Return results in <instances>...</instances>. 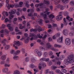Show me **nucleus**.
Wrapping results in <instances>:
<instances>
[{
  "label": "nucleus",
  "mask_w": 74,
  "mask_h": 74,
  "mask_svg": "<svg viewBox=\"0 0 74 74\" xmlns=\"http://www.w3.org/2000/svg\"><path fill=\"white\" fill-rule=\"evenodd\" d=\"M40 15L43 16L44 19L45 20L46 19H47V15L46 14H44V13L42 12L40 13Z\"/></svg>",
  "instance_id": "dca6fc26"
},
{
  "label": "nucleus",
  "mask_w": 74,
  "mask_h": 74,
  "mask_svg": "<svg viewBox=\"0 0 74 74\" xmlns=\"http://www.w3.org/2000/svg\"><path fill=\"white\" fill-rule=\"evenodd\" d=\"M41 65L39 66H38V69H39L40 70V74H42V69H42V67H41Z\"/></svg>",
  "instance_id": "bb28decb"
},
{
  "label": "nucleus",
  "mask_w": 74,
  "mask_h": 74,
  "mask_svg": "<svg viewBox=\"0 0 74 74\" xmlns=\"http://www.w3.org/2000/svg\"><path fill=\"white\" fill-rule=\"evenodd\" d=\"M8 70V69L7 68H4L3 70L2 71L3 73H6L7 72Z\"/></svg>",
  "instance_id": "b1692460"
},
{
  "label": "nucleus",
  "mask_w": 74,
  "mask_h": 74,
  "mask_svg": "<svg viewBox=\"0 0 74 74\" xmlns=\"http://www.w3.org/2000/svg\"><path fill=\"white\" fill-rule=\"evenodd\" d=\"M38 30L37 29H36V28H35L34 29H30V32H34V33L37 32V31Z\"/></svg>",
  "instance_id": "5701e85b"
},
{
  "label": "nucleus",
  "mask_w": 74,
  "mask_h": 74,
  "mask_svg": "<svg viewBox=\"0 0 74 74\" xmlns=\"http://www.w3.org/2000/svg\"><path fill=\"white\" fill-rule=\"evenodd\" d=\"M25 6L27 8H29V2L26 1L25 2Z\"/></svg>",
  "instance_id": "c85d7f7f"
},
{
  "label": "nucleus",
  "mask_w": 74,
  "mask_h": 74,
  "mask_svg": "<svg viewBox=\"0 0 74 74\" xmlns=\"http://www.w3.org/2000/svg\"><path fill=\"white\" fill-rule=\"evenodd\" d=\"M64 56L63 55H62L60 57V59H61V60H62V59H63L64 58Z\"/></svg>",
  "instance_id": "5fc2aeb1"
},
{
  "label": "nucleus",
  "mask_w": 74,
  "mask_h": 74,
  "mask_svg": "<svg viewBox=\"0 0 74 74\" xmlns=\"http://www.w3.org/2000/svg\"><path fill=\"white\" fill-rule=\"evenodd\" d=\"M49 17L51 19H52L53 18H55V16L52 14H51L49 15Z\"/></svg>",
  "instance_id": "72a5a7b5"
},
{
  "label": "nucleus",
  "mask_w": 74,
  "mask_h": 74,
  "mask_svg": "<svg viewBox=\"0 0 74 74\" xmlns=\"http://www.w3.org/2000/svg\"><path fill=\"white\" fill-rule=\"evenodd\" d=\"M70 4L74 5V1H71L70 2Z\"/></svg>",
  "instance_id": "bf43d9fd"
},
{
  "label": "nucleus",
  "mask_w": 74,
  "mask_h": 74,
  "mask_svg": "<svg viewBox=\"0 0 74 74\" xmlns=\"http://www.w3.org/2000/svg\"><path fill=\"white\" fill-rule=\"evenodd\" d=\"M40 50H45V48L43 46H40Z\"/></svg>",
  "instance_id": "f704fd0d"
},
{
  "label": "nucleus",
  "mask_w": 74,
  "mask_h": 74,
  "mask_svg": "<svg viewBox=\"0 0 74 74\" xmlns=\"http://www.w3.org/2000/svg\"><path fill=\"white\" fill-rule=\"evenodd\" d=\"M7 27H8V29L10 30L11 32H12L14 30V28L12 27H11V24H8L7 25Z\"/></svg>",
  "instance_id": "1a4fd4ad"
},
{
  "label": "nucleus",
  "mask_w": 74,
  "mask_h": 74,
  "mask_svg": "<svg viewBox=\"0 0 74 74\" xmlns=\"http://www.w3.org/2000/svg\"><path fill=\"white\" fill-rule=\"evenodd\" d=\"M74 8L71 7L70 8H69V11H71V12L72 11H73V10H74Z\"/></svg>",
  "instance_id": "4d7b16f0"
},
{
  "label": "nucleus",
  "mask_w": 74,
  "mask_h": 74,
  "mask_svg": "<svg viewBox=\"0 0 74 74\" xmlns=\"http://www.w3.org/2000/svg\"><path fill=\"white\" fill-rule=\"evenodd\" d=\"M69 30L67 29H64L63 30V33L64 36H67L69 35Z\"/></svg>",
  "instance_id": "7ed1b4c3"
},
{
  "label": "nucleus",
  "mask_w": 74,
  "mask_h": 74,
  "mask_svg": "<svg viewBox=\"0 0 74 74\" xmlns=\"http://www.w3.org/2000/svg\"><path fill=\"white\" fill-rule=\"evenodd\" d=\"M65 7H66L65 6H64L60 4L58 5L57 6V8H60V10H63Z\"/></svg>",
  "instance_id": "0eeeda50"
},
{
  "label": "nucleus",
  "mask_w": 74,
  "mask_h": 74,
  "mask_svg": "<svg viewBox=\"0 0 74 74\" xmlns=\"http://www.w3.org/2000/svg\"><path fill=\"white\" fill-rule=\"evenodd\" d=\"M49 11V9L48 8H46V11L45 12V13L47 15H49V14L51 13L50 12H48Z\"/></svg>",
  "instance_id": "4be33fe9"
},
{
  "label": "nucleus",
  "mask_w": 74,
  "mask_h": 74,
  "mask_svg": "<svg viewBox=\"0 0 74 74\" xmlns=\"http://www.w3.org/2000/svg\"><path fill=\"white\" fill-rule=\"evenodd\" d=\"M24 42L26 44H27V42H29V38L24 37Z\"/></svg>",
  "instance_id": "a211bd4d"
},
{
  "label": "nucleus",
  "mask_w": 74,
  "mask_h": 74,
  "mask_svg": "<svg viewBox=\"0 0 74 74\" xmlns=\"http://www.w3.org/2000/svg\"><path fill=\"white\" fill-rule=\"evenodd\" d=\"M6 7H8V8L9 9H10V5L8 4V3H6Z\"/></svg>",
  "instance_id": "69168bd1"
},
{
  "label": "nucleus",
  "mask_w": 74,
  "mask_h": 74,
  "mask_svg": "<svg viewBox=\"0 0 74 74\" xmlns=\"http://www.w3.org/2000/svg\"><path fill=\"white\" fill-rule=\"evenodd\" d=\"M37 38H42V36H40V34H38L37 35Z\"/></svg>",
  "instance_id": "e433bc0d"
},
{
  "label": "nucleus",
  "mask_w": 74,
  "mask_h": 74,
  "mask_svg": "<svg viewBox=\"0 0 74 74\" xmlns=\"http://www.w3.org/2000/svg\"><path fill=\"white\" fill-rule=\"evenodd\" d=\"M4 66L5 67H9L10 66V64H4Z\"/></svg>",
  "instance_id": "680f3d73"
},
{
  "label": "nucleus",
  "mask_w": 74,
  "mask_h": 74,
  "mask_svg": "<svg viewBox=\"0 0 74 74\" xmlns=\"http://www.w3.org/2000/svg\"><path fill=\"white\" fill-rule=\"evenodd\" d=\"M46 47L47 48V49H50V48H51L52 46L51 45V43H50L48 42L46 44Z\"/></svg>",
  "instance_id": "4468645a"
},
{
  "label": "nucleus",
  "mask_w": 74,
  "mask_h": 74,
  "mask_svg": "<svg viewBox=\"0 0 74 74\" xmlns=\"http://www.w3.org/2000/svg\"><path fill=\"white\" fill-rule=\"evenodd\" d=\"M38 22L39 24H40V25H42V20L40 19L39 20Z\"/></svg>",
  "instance_id": "de8ad7c7"
},
{
  "label": "nucleus",
  "mask_w": 74,
  "mask_h": 74,
  "mask_svg": "<svg viewBox=\"0 0 74 74\" xmlns=\"http://www.w3.org/2000/svg\"><path fill=\"white\" fill-rule=\"evenodd\" d=\"M10 45H6L5 46V50H7L8 48H10Z\"/></svg>",
  "instance_id": "79ce46f5"
},
{
  "label": "nucleus",
  "mask_w": 74,
  "mask_h": 74,
  "mask_svg": "<svg viewBox=\"0 0 74 74\" xmlns=\"http://www.w3.org/2000/svg\"><path fill=\"white\" fill-rule=\"evenodd\" d=\"M49 73V69H47L45 71V73L46 74H47Z\"/></svg>",
  "instance_id": "a18cd8bd"
},
{
  "label": "nucleus",
  "mask_w": 74,
  "mask_h": 74,
  "mask_svg": "<svg viewBox=\"0 0 74 74\" xmlns=\"http://www.w3.org/2000/svg\"><path fill=\"white\" fill-rule=\"evenodd\" d=\"M60 2V0H56L54 3L55 5H57L58 4V3H59Z\"/></svg>",
  "instance_id": "2f4dec72"
},
{
  "label": "nucleus",
  "mask_w": 74,
  "mask_h": 74,
  "mask_svg": "<svg viewBox=\"0 0 74 74\" xmlns=\"http://www.w3.org/2000/svg\"><path fill=\"white\" fill-rule=\"evenodd\" d=\"M5 42H6V39H3L2 40L1 42V44L5 43Z\"/></svg>",
  "instance_id": "c9c22d12"
},
{
  "label": "nucleus",
  "mask_w": 74,
  "mask_h": 74,
  "mask_svg": "<svg viewBox=\"0 0 74 74\" xmlns=\"http://www.w3.org/2000/svg\"><path fill=\"white\" fill-rule=\"evenodd\" d=\"M63 18V16L61 14H60L57 16L56 17V19L57 21H59L60 20H62Z\"/></svg>",
  "instance_id": "9d476101"
},
{
  "label": "nucleus",
  "mask_w": 74,
  "mask_h": 74,
  "mask_svg": "<svg viewBox=\"0 0 74 74\" xmlns=\"http://www.w3.org/2000/svg\"><path fill=\"white\" fill-rule=\"evenodd\" d=\"M24 36L25 37H25V38H29V37H28V34H27V33H25L24 34Z\"/></svg>",
  "instance_id": "0e129e2a"
},
{
  "label": "nucleus",
  "mask_w": 74,
  "mask_h": 74,
  "mask_svg": "<svg viewBox=\"0 0 74 74\" xmlns=\"http://www.w3.org/2000/svg\"><path fill=\"white\" fill-rule=\"evenodd\" d=\"M61 71L64 73H67V71L65 69H62Z\"/></svg>",
  "instance_id": "3c124183"
},
{
  "label": "nucleus",
  "mask_w": 74,
  "mask_h": 74,
  "mask_svg": "<svg viewBox=\"0 0 74 74\" xmlns=\"http://www.w3.org/2000/svg\"><path fill=\"white\" fill-rule=\"evenodd\" d=\"M31 61L32 63H35L36 61L37 60L35 59V58L34 57H32L31 58Z\"/></svg>",
  "instance_id": "412c9836"
},
{
  "label": "nucleus",
  "mask_w": 74,
  "mask_h": 74,
  "mask_svg": "<svg viewBox=\"0 0 74 74\" xmlns=\"http://www.w3.org/2000/svg\"><path fill=\"white\" fill-rule=\"evenodd\" d=\"M25 27V25H24V26H22V25L21 24H20V27L19 29H23Z\"/></svg>",
  "instance_id": "58836bf2"
},
{
  "label": "nucleus",
  "mask_w": 74,
  "mask_h": 74,
  "mask_svg": "<svg viewBox=\"0 0 74 74\" xmlns=\"http://www.w3.org/2000/svg\"><path fill=\"white\" fill-rule=\"evenodd\" d=\"M30 6L32 8H34V5L33 3H31L30 5Z\"/></svg>",
  "instance_id": "774afa93"
},
{
  "label": "nucleus",
  "mask_w": 74,
  "mask_h": 74,
  "mask_svg": "<svg viewBox=\"0 0 74 74\" xmlns=\"http://www.w3.org/2000/svg\"><path fill=\"white\" fill-rule=\"evenodd\" d=\"M57 42L60 43H62V42H63V36L59 38L57 40Z\"/></svg>",
  "instance_id": "f8f14e48"
},
{
  "label": "nucleus",
  "mask_w": 74,
  "mask_h": 74,
  "mask_svg": "<svg viewBox=\"0 0 74 74\" xmlns=\"http://www.w3.org/2000/svg\"><path fill=\"white\" fill-rule=\"evenodd\" d=\"M48 55V53L47 52H45L43 53V56L45 57L47 56Z\"/></svg>",
  "instance_id": "603ef678"
},
{
  "label": "nucleus",
  "mask_w": 74,
  "mask_h": 74,
  "mask_svg": "<svg viewBox=\"0 0 74 74\" xmlns=\"http://www.w3.org/2000/svg\"><path fill=\"white\" fill-rule=\"evenodd\" d=\"M66 17V19H67L68 21H69V22H70V21H72L73 20V18H70V16H67Z\"/></svg>",
  "instance_id": "6ab92c4d"
},
{
  "label": "nucleus",
  "mask_w": 74,
  "mask_h": 74,
  "mask_svg": "<svg viewBox=\"0 0 74 74\" xmlns=\"http://www.w3.org/2000/svg\"><path fill=\"white\" fill-rule=\"evenodd\" d=\"M39 65L41 66L42 67H46V64H45V63L44 62L40 63L39 64Z\"/></svg>",
  "instance_id": "aec40b11"
},
{
  "label": "nucleus",
  "mask_w": 74,
  "mask_h": 74,
  "mask_svg": "<svg viewBox=\"0 0 74 74\" xmlns=\"http://www.w3.org/2000/svg\"><path fill=\"white\" fill-rule=\"evenodd\" d=\"M18 28L17 27H16L15 28V31L16 32H19V30L18 29Z\"/></svg>",
  "instance_id": "052dcab7"
},
{
  "label": "nucleus",
  "mask_w": 74,
  "mask_h": 74,
  "mask_svg": "<svg viewBox=\"0 0 74 74\" xmlns=\"http://www.w3.org/2000/svg\"><path fill=\"white\" fill-rule=\"evenodd\" d=\"M16 9L13 10L11 12H9V13L10 14V16L9 18L10 19H11L14 18V15L12 14H14L16 12Z\"/></svg>",
  "instance_id": "f03ea898"
},
{
  "label": "nucleus",
  "mask_w": 74,
  "mask_h": 74,
  "mask_svg": "<svg viewBox=\"0 0 74 74\" xmlns=\"http://www.w3.org/2000/svg\"><path fill=\"white\" fill-rule=\"evenodd\" d=\"M69 34L70 36H73L74 35V32L71 31L69 32Z\"/></svg>",
  "instance_id": "c756f323"
},
{
  "label": "nucleus",
  "mask_w": 74,
  "mask_h": 74,
  "mask_svg": "<svg viewBox=\"0 0 74 74\" xmlns=\"http://www.w3.org/2000/svg\"><path fill=\"white\" fill-rule=\"evenodd\" d=\"M49 60V58H45V62H48Z\"/></svg>",
  "instance_id": "338daca9"
},
{
  "label": "nucleus",
  "mask_w": 74,
  "mask_h": 74,
  "mask_svg": "<svg viewBox=\"0 0 74 74\" xmlns=\"http://www.w3.org/2000/svg\"><path fill=\"white\" fill-rule=\"evenodd\" d=\"M50 56H52L53 55V52L52 51H50L48 52Z\"/></svg>",
  "instance_id": "6e6d98bb"
},
{
  "label": "nucleus",
  "mask_w": 74,
  "mask_h": 74,
  "mask_svg": "<svg viewBox=\"0 0 74 74\" xmlns=\"http://www.w3.org/2000/svg\"><path fill=\"white\" fill-rule=\"evenodd\" d=\"M35 52L37 53L38 56H39V57L41 56L42 55V53L41 51H38V50L37 49L35 50Z\"/></svg>",
  "instance_id": "423d86ee"
},
{
  "label": "nucleus",
  "mask_w": 74,
  "mask_h": 74,
  "mask_svg": "<svg viewBox=\"0 0 74 74\" xmlns=\"http://www.w3.org/2000/svg\"><path fill=\"white\" fill-rule=\"evenodd\" d=\"M65 42L67 45H69L71 44V39L70 38H67L65 39Z\"/></svg>",
  "instance_id": "20e7f679"
},
{
  "label": "nucleus",
  "mask_w": 74,
  "mask_h": 74,
  "mask_svg": "<svg viewBox=\"0 0 74 74\" xmlns=\"http://www.w3.org/2000/svg\"><path fill=\"white\" fill-rule=\"evenodd\" d=\"M60 33H58L56 34V37H60Z\"/></svg>",
  "instance_id": "13d9d810"
},
{
  "label": "nucleus",
  "mask_w": 74,
  "mask_h": 74,
  "mask_svg": "<svg viewBox=\"0 0 74 74\" xmlns=\"http://www.w3.org/2000/svg\"><path fill=\"white\" fill-rule=\"evenodd\" d=\"M5 59H6V57L5 55H2L1 58V59L2 60H5Z\"/></svg>",
  "instance_id": "a878e982"
},
{
  "label": "nucleus",
  "mask_w": 74,
  "mask_h": 74,
  "mask_svg": "<svg viewBox=\"0 0 74 74\" xmlns=\"http://www.w3.org/2000/svg\"><path fill=\"white\" fill-rule=\"evenodd\" d=\"M51 49L53 51H58V49H56L54 48L53 47L51 48Z\"/></svg>",
  "instance_id": "09e8293b"
},
{
  "label": "nucleus",
  "mask_w": 74,
  "mask_h": 74,
  "mask_svg": "<svg viewBox=\"0 0 74 74\" xmlns=\"http://www.w3.org/2000/svg\"><path fill=\"white\" fill-rule=\"evenodd\" d=\"M64 14L65 16H66V15H69V13L67 11H65L64 12Z\"/></svg>",
  "instance_id": "c03bdc74"
},
{
  "label": "nucleus",
  "mask_w": 74,
  "mask_h": 74,
  "mask_svg": "<svg viewBox=\"0 0 74 74\" xmlns=\"http://www.w3.org/2000/svg\"><path fill=\"white\" fill-rule=\"evenodd\" d=\"M35 27H36V29H37L40 32L42 31V28H41V27L39 26L38 25H36L35 26Z\"/></svg>",
  "instance_id": "9b49d317"
},
{
  "label": "nucleus",
  "mask_w": 74,
  "mask_h": 74,
  "mask_svg": "<svg viewBox=\"0 0 74 74\" xmlns=\"http://www.w3.org/2000/svg\"><path fill=\"white\" fill-rule=\"evenodd\" d=\"M51 69L53 70H55V69H57V67L54 66H52L51 67Z\"/></svg>",
  "instance_id": "37998d69"
},
{
  "label": "nucleus",
  "mask_w": 74,
  "mask_h": 74,
  "mask_svg": "<svg viewBox=\"0 0 74 74\" xmlns=\"http://www.w3.org/2000/svg\"><path fill=\"white\" fill-rule=\"evenodd\" d=\"M20 52L21 51L19 50H17L16 51L15 53V55H18L19 53H20Z\"/></svg>",
  "instance_id": "4c0bfd02"
},
{
  "label": "nucleus",
  "mask_w": 74,
  "mask_h": 74,
  "mask_svg": "<svg viewBox=\"0 0 74 74\" xmlns=\"http://www.w3.org/2000/svg\"><path fill=\"white\" fill-rule=\"evenodd\" d=\"M14 43L16 45H18V46L20 45V43H19V41H15L14 42Z\"/></svg>",
  "instance_id": "cd10ccee"
},
{
  "label": "nucleus",
  "mask_w": 74,
  "mask_h": 74,
  "mask_svg": "<svg viewBox=\"0 0 74 74\" xmlns=\"http://www.w3.org/2000/svg\"><path fill=\"white\" fill-rule=\"evenodd\" d=\"M5 23H7V22H9V23H11V20H9V19H8V18H7L5 19Z\"/></svg>",
  "instance_id": "7c9ffc66"
},
{
  "label": "nucleus",
  "mask_w": 74,
  "mask_h": 74,
  "mask_svg": "<svg viewBox=\"0 0 74 74\" xmlns=\"http://www.w3.org/2000/svg\"><path fill=\"white\" fill-rule=\"evenodd\" d=\"M67 17H66V19L65 18H64L63 19V23L64 26H67Z\"/></svg>",
  "instance_id": "ddd939ff"
},
{
  "label": "nucleus",
  "mask_w": 74,
  "mask_h": 74,
  "mask_svg": "<svg viewBox=\"0 0 74 74\" xmlns=\"http://www.w3.org/2000/svg\"><path fill=\"white\" fill-rule=\"evenodd\" d=\"M29 67H30L31 69H34V68H36L37 66L34 65L33 64H31L30 65Z\"/></svg>",
  "instance_id": "2eb2a0df"
},
{
  "label": "nucleus",
  "mask_w": 74,
  "mask_h": 74,
  "mask_svg": "<svg viewBox=\"0 0 74 74\" xmlns=\"http://www.w3.org/2000/svg\"><path fill=\"white\" fill-rule=\"evenodd\" d=\"M13 74H20V72L18 70H16L14 72Z\"/></svg>",
  "instance_id": "473e14b6"
},
{
  "label": "nucleus",
  "mask_w": 74,
  "mask_h": 74,
  "mask_svg": "<svg viewBox=\"0 0 74 74\" xmlns=\"http://www.w3.org/2000/svg\"><path fill=\"white\" fill-rule=\"evenodd\" d=\"M40 62H43L45 61V58H42L40 60Z\"/></svg>",
  "instance_id": "e2e57ef3"
},
{
  "label": "nucleus",
  "mask_w": 74,
  "mask_h": 74,
  "mask_svg": "<svg viewBox=\"0 0 74 74\" xmlns=\"http://www.w3.org/2000/svg\"><path fill=\"white\" fill-rule=\"evenodd\" d=\"M38 6H40V8L42 9L43 8H45V7L42 3H40L39 4H36L35 6L36 7H38Z\"/></svg>",
  "instance_id": "39448f33"
},
{
  "label": "nucleus",
  "mask_w": 74,
  "mask_h": 74,
  "mask_svg": "<svg viewBox=\"0 0 74 74\" xmlns=\"http://www.w3.org/2000/svg\"><path fill=\"white\" fill-rule=\"evenodd\" d=\"M62 2L65 4H66L69 3L70 0H62Z\"/></svg>",
  "instance_id": "f3484780"
},
{
  "label": "nucleus",
  "mask_w": 74,
  "mask_h": 74,
  "mask_svg": "<svg viewBox=\"0 0 74 74\" xmlns=\"http://www.w3.org/2000/svg\"><path fill=\"white\" fill-rule=\"evenodd\" d=\"M23 4V3L22 2H20L19 3V5L17 3H15L14 5L16 7H22Z\"/></svg>",
  "instance_id": "6e6552de"
},
{
  "label": "nucleus",
  "mask_w": 74,
  "mask_h": 74,
  "mask_svg": "<svg viewBox=\"0 0 74 74\" xmlns=\"http://www.w3.org/2000/svg\"><path fill=\"white\" fill-rule=\"evenodd\" d=\"M47 63L49 66H51V65L52 64V62L51 61H48Z\"/></svg>",
  "instance_id": "ea45409f"
},
{
  "label": "nucleus",
  "mask_w": 74,
  "mask_h": 74,
  "mask_svg": "<svg viewBox=\"0 0 74 74\" xmlns=\"http://www.w3.org/2000/svg\"><path fill=\"white\" fill-rule=\"evenodd\" d=\"M44 3L45 4H47V5H49V1H46L45 0H44Z\"/></svg>",
  "instance_id": "a19ab883"
},
{
  "label": "nucleus",
  "mask_w": 74,
  "mask_h": 74,
  "mask_svg": "<svg viewBox=\"0 0 74 74\" xmlns=\"http://www.w3.org/2000/svg\"><path fill=\"white\" fill-rule=\"evenodd\" d=\"M14 60H18L19 59V57L18 56H14L13 57Z\"/></svg>",
  "instance_id": "49530a36"
},
{
  "label": "nucleus",
  "mask_w": 74,
  "mask_h": 74,
  "mask_svg": "<svg viewBox=\"0 0 74 74\" xmlns=\"http://www.w3.org/2000/svg\"><path fill=\"white\" fill-rule=\"evenodd\" d=\"M74 62V55L71 54L67 58L66 60H64V62L66 65H68L69 64L73 63Z\"/></svg>",
  "instance_id": "f257e3e1"
},
{
  "label": "nucleus",
  "mask_w": 74,
  "mask_h": 74,
  "mask_svg": "<svg viewBox=\"0 0 74 74\" xmlns=\"http://www.w3.org/2000/svg\"><path fill=\"white\" fill-rule=\"evenodd\" d=\"M25 61L26 62H29V58L28 57H27L25 59Z\"/></svg>",
  "instance_id": "8fccbe9b"
},
{
  "label": "nucleus",
  "mask_w": 74,
  "mask_h": 74,
  "mask_svg": "<svg viewBox=\"0 0 74 74\" xmlns=\"http://www.w3.org/2000/svg\"><path fill=\"white\" fill-rule=\"evenodd\" d=\"M54 47L55 48H62V46L58 45L57 44H55L54 45Z\"/></svg>",
  "instance_id": "393cba45"
},
{
  "label": "nucleus",
  "mask_w": 74,
  "mask_h": 74,
  "mask_svg": "<svg viewBox=\"0 0 74 74\" xmlns=\"http://www.w3.org/2000/svg\"><path fill=\"white\" fill-rule=\"evenodd\" d=\"M10 53L11 54H14V55H15V52L14 51V50H12L10 51Z\"/></svg>",
  "instance_id": "864d4df0"
}]
</instances>
